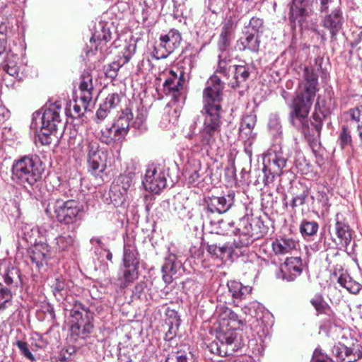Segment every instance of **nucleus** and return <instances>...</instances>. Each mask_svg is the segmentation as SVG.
<instances>
[{
	"instance_id": "35",
	"label": "nucleus",
	"mask_w": 362,
	"mask_h": 362,
	"mask_svg": "<svg viewBox=\"0 0 362 362\" xmlns=\"http://www.w3.org/2000/svg\"><path fill=\"white\" fill-rule=\"evenodd\" d=\"M89 170L93 174L98 175L103 173L106 168V155L103 151L100 154L95 156L90 159H88Z\"/></svg>"
},
{
	"instance_id": "56",
	"label": "nucleus",
	"mask_w": 362,
	"mask_h": 362,
	"mask_svg": "<svg viewBox=\"0 0 362 362\" xmlns=\"http://www.w3.org/2000/svg\"><path fill=\"white\" fill-rule=\"evenodd\" d=\"M121 65L117 62H113L105 68V74L107 78L115 79L117 76Z\"/></svg>"
},
{
	"instance_id": "52",
	"label": "nucleus",
	"mask_w": 362,
	"mask_h": 362,
	"mask_svg": "<svg viewBox=\"0 0 362 362\" xmlns=\"http://www.w3.org/2000/svg\"><path fill=\"white\" fill-rule=\"evenodd\" d=\"M97 38L99 41H104L105 42H109L112 39V33L110 30V28H106L104 25H101V30L100 33L98 34H94L90 41H95V39Z\"/></svg>"
},
{
	"instance_id": "33",
	"label": "nucleus",
	"mask_w": 362,
	"mask_h": 362,
	"mask_svg": "<svg viewBox=\"0 0 362 362\" xmlns=\"http://www.w3.org/2000/svg\"><path fill=\"white\" fill-rule=\"evenodd\" d=\"M53 295L59 301L64 300L69 290V282L62 277L56 278L51 285Z\"/></svg>"
},
{
	"instance_id": "34",
	"label": "nucleus",
	"mask_w": 362,
	"mask_h": 362,
	"mask_svg": "<svg viewBox=\"0 0 362 362\" xmlns=\"http://www.w3.org/2000/svg\"><path fill=\"white\" fill-rule=\"evenodd\" d=\"M123 262L125 267H138V252L134 245L124 244Z\"/></svg>"
},
{
	"instance_id": "62",
	"label": "nucleus",
	"mask_w": 362,
	"mask_h": 362,
	"mask_svg": "<svg viewBox=\"0 0 362 362\" xmlns=\"http://www.w3.org/2000/svg\"><path fill=\"white\" fill-rule=\"evenodd\" d=\"M263 26V20L259 18H257V17H252L250 21V23H249V28H252L255 33H257L258 34V33L259 32L260 29L262 28Z\"/></svg>"
},
{
	"instance_id": "28",
	"label": "nucleus",
	"mask_w": 362,
	"mask_h": 362,
	"mask_svg": "<svg viewBox=\"0 0 362 362\" xmlns=\"http://www.w3.org/2000/svg\"><path fill=\"white\" fill-rule=\"evenodd\" d=\"M260 45V37L257 33H247L245 37L237 42V47L240 50L248 49L252 52H257Z\"/></svg>"
},
{
	"instance_id": "11",
	"label": "nucleus",
	"mask_w": 362,
	"mask_h": 362,
	"mask_svg": "<svg viewBox=\"0 0 362 362\" xmlns=\"http://www.w3.org/2000/svg\"><path fill=\"white\" fill-rule=\"evenodd\" d=\"M185 76L182 71L179 69L176 71L170 70L163 83V92L165 95H171L175 101H179L183 90Z\"/></svg>"
},
{
	"instance_id": "53",
	"label": "nucleus",
	"mask_w": 362,
	"mask_h": 362,
	"mask_svg": "<svg viewBox=\"0 0 362 362\" xmlns=\"http://www.w3.org/2000/svg\"><path fill=\"white\" fill-rule=\"evenodd\" d=\"M120 95L118 93L109 94L103 102V107L110 110L115 108L120 103Z\"/></svg>"
},
{
	"instance_id": "12",
	"label": "nucleus",
	"mask_w": 362,
	"mask_h": 362,
	"mask_svg": "<svg viewBox=\"0 0 362 362\" xmlns=\"http://www.w3.org/2000/svg\"><path fill=\"white\" fill-rule=\"evenodd\" d=\"M142 184L147 191L158 194L166 187L165 173L158 172L155 168H149L146 171Z\"/></svg>"
},
{
	"instance_id": "5",
	"label": "nucleus",
	"mask_w": 362,
	"mask_h": 362,
	"mask_svg": "<svg viewBox=\"0 0 362 362\" xmlns=\"http://www.w3.org/2000/svg\"><path fill=\"white\" fill-rule=\"evenodd\" d=\"M93 315L89 307L78 300L74 301L70 310V337L74 341L89 337L94 327Z\"/></svg>"
},
{
	"instance_id": "13",
	"label": "nucleus",
	"mask_w": 362,
	"mask_h": 362,
	"mask_svg": "<svg viewBox=\"0 0 362 362\" xmlns=\"http://www.w3.org/2000/svg\"><path fill=\"white\" fill-rule=\"evenodd\" d=\"M313 120L308 122V132L304 133L303 131L296 128L298 131L301 132L307 138L310 143V146L313 151H317L320 146V136L322 129V118L318 113H313L312 116Z\"/></svg>"
},
{
	"instance_id": "26",
	"label": "nucleus",
	"mask_w": 362,
	"mask_h": 362,
	"mask_svg": "<svg viewBox=\"0 0 362 362\" xmlns=\"http://www.w3.org/2000/svg\"><path fill=\"white\" fill-rule=\"evenodd\" d=\"M298 243L293 238H281L276 239L272 243V250L275 255H285L296 250Z\"/></svg>"
},
{
	"instance_id": "45",
	"label": "nucleus",
	"mask_w": 362,
	"mask_h": 362,
	"mask_svg": "<svg viewBox=\"0 0 362 362\" xmlns=\"http://www.w3.org/2000/svg\"><path fill=\"white\" fill-rule=\"evenodd\" d=\"M319 11L321 13H329L340 10V0H320Z\"/></svg>"
},
{
	"instance_id": "29",
	"label": "nucleus",
	"mask_w": 362,
	"mask_h": 362,
	"mask_svg": "<svg viewBox=\"0 0 362 362\" xmlns=\"http://www.w3.org/2000/svg\"><path fill=\"white\" fill-rule=\"evenodd\" d=\"M233 31V22L232 20L226 21L222 28L218 42V47L221 52H223L230 46Z\"/></svg>"
},
{
	"instance_id": "16",
	"label": "nucleus",
	"mask_w": 362,
	"mask_h": 362,
	"mask_svg": "<svg viewBox=\"0 0 362 362\" xmlns=\"http://www.w3.org/2000/svg\"><path fill=\"white\" fill-rule=\"evenodd\" d=\"M287 159L281 151L270 150L266 156L264 165L274 175H281Z\"/></svg>"
},
{
	"instance_id": "21",
	"label": "nucleus",
	"mask_w": 362,
	"mask_h": 362,
	"mask_svg": "<svg viewBox=\"0 0 362 362\" xmlns=\"http://www.w3.org/2000/svg\"><path fill=\"white\" fill-rule=\"evenodd\" d=\"M335 233L339 241L337 244L347 249L352 240L353 231L347 223L339 219V214L336 215Z\"/></svg>"
},
{
	"instance_id": "61",
	"label": "nucleus",
	"mask_w": 362,
	"mask_h": 362,
	"mask_svg": "<svg viewBox=\"0 0 362 362\" xmlns=\"http://www.w3.org/2000/svg\"><path fill=\"white\" fill-rule=\"evenodd\" d=\"M88 159L93 158L98 154H100L103 151L99 150V144L96 141L88 142Z\"/></svg>"
},
{
	"instance_id": "42",
	"label": "nucleus",
	"mask_w": 362,
	"mask_h": 362,
	"mask_svg": "<svg viewBox=\"0 0 362 362\" xmlns=\"http://www.w3.org/2000/svg\"><path fill=\"white\" fill-rule=\"evenodd\" d=\"M218 58L219 61L216 72L228 78L231 75H233L235 65L230 64V59L226 60V59H222V54L218 55Z\"/></svg>"
},
{
	"instance_id": "54",
	"label": "nucleus",
	"mask_w": 362,
	"mask_h": 362,
	"mask_svg": "<svg viewBox=\"0 0 362 362\" xmlns=\"http://www.w3.org/2000/svg\"><path fill=\"white\" fill-rule=\"evenodd\" d=\"M309 195L308 189H304L300 194L296 195L291 201V206L293 209L302 206L305 203V201Z\"/></svg>"
},
{
	"instance_id": "38",
	"label": "nucleus",
	"mask_w": 362,
	"mask_h": 362,
	"mask_svg": "<svg viewBox=\"0 0 362 362\" xmlns=\"http://www.w3.org/2000/svg\"><path fill=\"white\" fill-rule=\"evenodd\" d=\"M337 282L341 286L344 287L349 293L353 294H357L361 288V284L354 281L349 275L341 274L338 278Z\"/></svg>"
},
{
	"instance_id": "55",
	"label": "nucleus",
	"mask_w": 362,
	"mask_h": 362,
	"mask_svg": "<svg viewBox=\"0 0 362 362\" xmlns=\"http://www.w3.org/2000/svg\"><path fill=\"white\" fill-rule=\"evenodd\" d=\"M147 117V110L144 107L141 106L137 108V114L136 116V119L133 122V126L135 128H140V127L143 124L144 121Z\"/></svg>"
},
{
	"instance_id": "15",
	"label": "nucleus",
	"mask_w": 362,
	"mask_h": 362,
	"mask_svg": "<svg viewBox=\"0 0 362 362\" xmlns=\"http://www.w3.org/2000/svg\"><path fill=\"white\" fill-rule=\"evenodd\" d=\"M4 286L14 293L21 291L25 284V277L22 275L19 269L8 267L3 275Z\"/></svg>"
},
{
	"instance_id": "41",
	"label": "nucleus",
	"mask_w": 362,
	"mask_h": 362,
	"mask_svg": "<svg viewBox=\"0 0 362 362\" xmlns=\"http://www.w3.org/2000/svg\"><path fill=\"white\" fill-rule=\"evenodd\" d=\"M74 243V238L71 235H60L55 238L56 248L59 251L69 250Z\"/></svg>"
},
{
	"instance_id": "64",
	"label": "nucleus",
	"mask_w": 362,
	"mask_h": 362,
	"mask_svg": "<svg viewBox=\"0 0 362 362\" xmlns=\"http://www.w3.org/2000/svg\"><path fill=\"white\" fill-rule=\"evenodd\" d=\"M110 112V110L107 107L105 108L103 107V104H101L96 112V117L100 121H102L107 117Z\"/></svg>"
},
{
	"instance_id": "47",
	"label": "nucleus",
	"mask_w": 362,
	"mask_h": 362,
	"mask_svg": "<svg viewBox=\"0 0 362 362\" xmlns=\"http://www.w3.org/2000/svg\"><path fill=\"white\" fill-rule=\"evenodd\" d=\"M166 325L168 326V329L165 333V339L166 341H171L177 335L180 326V319L176 317L174 319H169L166 321Z\"/></svg>"
},
{
	"instance_id": "4",
	"label": "nucleus",
	"mask_w": 362,
	"mask_h": 362,
	"mask_svg": "<svg viewBox=\"0 0 362 362\" xmlns=\"http://www.w3.org/2000/svg\"><path fill=\"white\" fill-rule=\"evenodd\" d=\"M42 173V169L37 156H24L13 162L11 179L25 187H33L41 180Z\"/></svg>"
},
{
	"instance_id": "1",
	"label": "nucleus",
	"mask_w": 362,
	"mask_h": 362,
	"mask_svg": "<svg viewBox=\"0 0 362 362\" xmlns=\"http://www.w3.org/2000/svg\"><path fill=\"white\" fill-rule=\"evenodd\" d=\"M204 208L202 217L204 223L211 226L218 225L216 233H233L238 235V240H235L236 247H247L255 240L263 235L261 230L262 223L259 220L252 219L245 216L240 219L238 226L233 227V223H226L222 220H216V216L227 212L234 203V194H228L221 197H208L204 199Z\"/></svg>"
},
{
	"instance_id": "39",
	"label": "nucleus",
	"mask_w": 362,
	"mask_h": 362,
	"mask_svg": "<svg viewBox=\"0 0 362 362\" xmlns=\"http://www.w3.org/2000/svg\"><path fill=\"white\" fill-rule=\"evenodd\" d=\"M17 55L7 56L5 61V64L3 66V69L6 74L13 78L19 76V67L17 66Z\"/></svg>"
},
{
	"instance_id": "63",
	"label": "nucleus",
	"mask_w": 362,
	"mask_h": 362,
	"mask_svg": "<svg viewBox=\"0 0 362 362\" xmlns=\"http://www.w3.org/2000/svg\"><path fill=\"white\" fill-rule=\"evenodd\" d=\"M6 26L4 23L0 25V54H1L6 49V35L4 33Z\"/></svg>"
},
{
	"instance_id": "2",
	"label": "nucleus",
	"mask_w": 362,
	"mask_h": 362,
	"mask_svg": "<svg viewBox=\"0 0 362 362\" xmlns=\"http://www.w3.org/2000/svg\"><path fill=\"white\" fill-rule=\"evenodd\" d=\"M224 84L214 75L207 81L203 90V107L200 111L204 120L199 129V142L206 152L218 148L217 139L221 136L222 120L223 90Z\"/></svg>"
},
{
	"instance_id": "59",
	"label": "nucleus",
	"mask_w": 362,
	"mask_h": 362,
	"mask_svg": "<svg viewBox=\"0 0 362 362\" xmlns=\"http://www.w3.org/2000/svg\"><path fill=\"white\" fill-rule=\"evenodd\" d=\"M311 362H334V361L327 354L317 349L313 352Z\"/></svg>"
},
{
	"instance_id": "10",
	"label": "nucleus",
	"mask_w": 362,
	"mask_h": 362,
	"mask_svg": "<svg viewBox=\"0 0 362 362\" xmlns=\"http://www.w3.org/2000/svg\"><path fill=\"white\" fill-rule=\"evenodd\" d=\"M182 41L180 32L170 30L167 34L160 37V44L154 47L153 55L157 59H165L177 49Z\"/></svg>"
},
{
	"instance_id": "57",
	"label": "nucleus",
	"mask_w": 362,
	"mask_h": 362,
	"mask_svg": "<svg viewBox=\"0 0 362 362\" xmlns=\"http://www.w3.org/2000/svg\"><path fill=\"white\" fill-rule=\"evenodd\" d=\"M17 347L20 349L21 354L30 360L31 361H34L35 360V356L31 353L28 348V345L27 342L18 340L16 342Z\"/></svg>"
},
{
	"instance_id": "27",
	"label": "nucleus",
	"mask_w": 362,
	"mask_h": 362,
	"mask_svg": "<svg viewBox=\"0 0 362 362\" xmlns=\"http://www.w3.org/2000/svg\"><path fill=\"white\" fill-rule=\"evenodd\" d=\"M303 271V264L300 257L286 258L284 266L281 267L282 272H289L291 274L287 279L288 281H293L300 275Z\"/></svg>"
},
{
	"instance_id": "32",
	"label": "nucleus",
	"mask_w": 362,
	"mask_h": 362,
	"mask_svg": "<svg viewBox=\"0 0 362 362\" xmlns=\"http://www.w3.org/2000/svg\"><path fill=\"white\" fill-rule=\"evenodd\" d=\"M229 293L234 299H244L252 291V288L243 285L237 281H229L227 283Z\"/></svg>"
},
{
	"instance_id": "37",
	"label": "nucleus",
	"mask_w": 362,
	"mask_h": 362,
	"mask_svg": "<svg viewBox=\"0 0 362 362\" xmlns=\"http://www.w3.org/2000/svg\"><path fill=\"white\" fill-rule=\"evenodd\" d=\"M37 233V230L32 225L26 223H21L18 225V237L22 238L27 243H33L35 237Z\"/></svg>"
},
{
	"instance_id": "51",
	"label": "nucleus",
	"mask_w": 362,
	"mask_h": 362,
	"mask_svg": "<svg viewBox=\"0 0 362 362\" xmlns=\"http://www.w3.org/2000/svg\"><path fill=\"white\" fill-rule=\"evenodd\" d=\"M112 132H114V130L112 127L107 128L105 131H102L100 141L106 144H111L115 141L120 140L121 138H119V136L115 135V132L112 135Z\"/></svg>"
},
{
	"instance_id": "43",
	"label": "nucleus",
	"mask_w": 362,
	"mask_h": 362,
	"mask_svg": "<svg viewBox=\"0 0 362 362\" xmlns=\"http://www.w3.org/2000/svg\"><path fill=\"white\" fill-rule=\"evenodd\" d=\"M310 303L315 308L317 315L327 314V311L330 310V307L321 296H315L310 300Z\"/></svg>"
},
{
	"instance_id": "58",
	"label": "nucleus",
	"mask_w": 362,
	"mask_h": 362,
	"mask_svg": "<svg viewBox=\"0 0 362 362\" xmlns=\"http://www.w3.org/2000/svg\"><path fill=\"white\" fill-rule=\"evenodd\" d=\"M126 269L123 274V278L125 283L128 284L132 282L137 277V268L138 267H125Z\"/></svg>"
},
{
	"instance_id": "14",
	"label": "nucleus",
	"mask_w": 362,
	"mask_h": 362,
	"mask_svg": "<svg viewBox=\"0 0 362 362\" xmlns=\"http://www.w3.org/2000/svg\"><path fill=\"white\" fill-rule=\"evenodd\" d=\"M309 16L308 0H293L290 7L289 20L294 26L302 27Z\"/></svg>"
},
{
	"instance_id": "20",
	"label": "nucleus",
	"mask_w": 362,
	"mask_h": 362,
	"mask_svg": "<svg viewBox=\"0 0 362 362\" xmlns=\"http://www.w3.org/2000/svg\"><path fill=\"white\" fill-rule=\"evenodd\" d=\"M135 177V173L125 171L116 178L115 184L112 185V192L121 191L123 194H127L128 192H131L134 187Z\"/></svg>"
},
{
	"instance_id": "6",
	"label": "nucleus",
	"mask_w": 362,
	"mask_h": 362,
	"mask_svg": "<svg viewBox=\"0 0 362 362\" xmlns=\"http://www.w3.org/2000/svg\"><path fill=\"white\" fill-rule=\"evenodd\" d=\"M41 121V127L37 134V140L42 145H49L52 143L51 136L57 130L58 125L61 123L59 112L56 107L46 109L43 113L37 111L33 115L31 128L37 129V121Z\"/></svg>"
},
{
	"instance_id": "17",
	"label": "nucleus",
	"mask_w": 362,
	"mask_h": 362,
	"mask_svg": "<svg viewBox=\"0 0 362 362\" xmlns=\"http://www.w3.org/2000/svg\"><path fill=\"white\" fill-rule=\"evenodd\" d=\"M257 117L255 114L245 115L240 122L239 127V137L245 142L251 145L255 138L256 134L253 129L256 125Z\"/></svg>"
},
{
	"instance_id": "48",
	"label": "nucleus",
	"mask_w": 362,
	"mask_h": 362,
	"mask_svg": "<svg viewBox=\"0 0 362 362\" xmlns=\"http://www.w3.org/2000/svg\"><path fill=\"white\" fill-rule=\"evenodd\" d=\"M269 129L274 136H281L282 134V126L280 118L276 115H271L268 123Z\"/></svg>"
},
{
	"instance_id": "19",
	"label": "nucleus",
	"mask_w": 362,
	"mask_h": 362,
	"mask_svg": "<svg viewBox=\"0 0 362 362\" xmlns=\"http://www.w3.org/2000/svg\"><path fill=\"white\" fill-rule=\"evenodd\" d=\"M322 26L329 30L332 38H334L341 30L344 23L341 10L340 9L327 13L322 19Z\"/></svg>"
},
{
	"instance_id": "18",
	"label": "nucleus",
	"mask_w": 362,
	"mask_h": 362,
	"mask_svg": "<svg viewBox=\"0 0 362 362\" xmlns=\"http://www.w3.org/2000/svg\"><path fill=\"white\" fill-rule=\"evenodd\" d=\"M28 254L31 262L35 264L37 268H40L47 263L50 255L49 247L45 243H35L30 247Z\"/></svg>"
},
{
	"instance_id": "23",
	"label": "nucleus",
	"mask_w": 362,
	"mask_h": 362,
	"mask_svg": "<svg viewBox=\"0 0 362 362\" xmlns=\"http://www.w3.org/2000/svg\"><path fill=\"white\" fill-rule=\"evenodd\" d=\"M133 119V113L131 109L126 108L122 111L118 119L112 124V129L115 135L123 139L128 133L130 120Z\"/></svg>"
},
{
	"instance_id": "3",
	"label": "nucleus",
	"mask_w": 362,
	"mask_h": 362,
	"mask_svg": "<svg viewBox=\"0 0 362 362\" xmlns=\"http://www.w3.org/2000/svg\"><path fill=\"white\" fill-rule=\"evenodd\" d=\"M318 75L312 68L305 67L304 82L291 105L289 119L291 124L304 133L308 132V115L317 91Z\"/></svg>"
},
{
	"instance_id": "22",
	"label": "nucleus",
	"mask_w": 362,
	"mask_h": 362,
	"mask_svg": "<svg viewBox=\"0 0 362 362\" xmlns=\"http://www.w3.org/2000/svg\"><path fill=\"white\" fill-rule=\"evenodd\" d=\"M80 80L81 100L83 102L84 109L86 110L89 103L93 99V78L88 72H84L81 76Z\"/></svg>"
},
{
	"instance_id": "30",
	"label": "nucleus",
	"mask_w": 362,
	"mask_h": 362,
	"mask_svg": "<svg viewBox=\"0 0 362 362\" xmlns=\"http://www.w3.org/2000/svg\"><path fill=\"white\" fill-rule=\"evenodd\" d=\"M337 143L339 145L341 150L351 148V153L353 155L355 153L356 150L354 147L351 132L348 125H341L338 135Z\"/></svg>"
},
{
	"instance_id": "60",
	"label": "nucleus",
	"mask_w": 362,
	"mask_h": 362,
	"mask_svg": "<svg viewBox=\"0 0 362 362\" xmlns=\"http://www.w3.org/2000/svg\"><path fill=\"white\" fill-rule=\"evenodd\" d=\"M262 174H263L262 182L264 186H267V185L272 183L274 181L275 177L281 175L273 174L272 172L269 170L267 169V167H266L264 165L262 168Z\"/></svg>"
},
{
	"instance_id": "31",
	"label": "nucleus",
	"mask_w": 362,
	"mask_h": 362,
	"mask_svg": "<svg viewBox=\"0 0 362 362\" xmlns=\"http://www.w3.org/2000/svg\"><path fill=\"white\" fill-rule=\"evenodd\" d=\"M250 68L248 64L244 62V64L235 65L233 72V78L234 82H231L233 88L240 87L245 83L250 76Z\"/></svg>"
},
{
	"instance_id": "8",
	"label": "nucleus",
	"mask_w": 362,
	"mask_h": 362,
	"mask_svg": "<svg viewBox=\"0 0 362 362\" xmlns=\"http://www.w3.org/2000/svg\"><path fill=\"white\" fill-rule=\"evenodd\" d=\"M240 345L237 332L218 331L216 339L207 346V349L211 354L223 357L237 351Z\"/></svg>"
},
{
	"instance_id": "44",
	"label": "nucleus",
	"mask_w": 362,
	"mask_h": 362,
	"mask_svg": "<svg viewBox=\"0 0 362 362\" xmlns=\"http://www.w3.org/2000/svg\"><path fill=\"white\" fill-rule=\"evenodd\" d=\"M192 354L189 351H177L168 357L165 362H192Z\"/></svg>"
},
{
	"instance_id": "40",
	"label": "nucleus",
	"mask_w": 362,
	"mask_h": 362,
	"mask_svg": "<svg viewBox=\"0 0 362 362\" xmlns=\"http://www.w3.org/2000/svg\"><path fill=\"white\" fill-rule=\"evenodd\" d=\"M318 228L319 225L316 221H309L305 219L302 221L299 226L300 233L304 238L315 235Z\"/></svg>"
},
{
	"instance_id": "49",
	"label": "nucleus",
	"mask_w": 362,
	"mask_h": 362,
	"mask_svg": "<svg viewBox=\"0 0 362 362\" xmlns=\"http://www.w3.org/2000/svg\"><path fill=\"white\" fill-rule=\"evenodd\" d=\"M13 294L15 293L0 283V310L6 308L7 303L11 301Z\"/></svg>"
},
{
	"instance_id": "46",
	"label": "nucleus",
	"mask_w": 362,
	"mask_h": 362,
	"mask_svg": "<svg viewBox=\"0 0 362 362\" xmlns=\"http://www.w3.org/2000/svg\"><path fill=\"white\" fill-rule=\"evenodd\" d=\"M345 114L357 123V129H362V105L349 109Z\"/></svg>"
},
{
	"instance_id": "25",
	"label": "nucleus",
	"mask_w": 362,
	"mask_h": 362,
	"mask_svg": "<svg viewBox=\"0 0 362 362\" xmlns=\"http://www.w3.org/2000/svg\"><path fill=\"white\" fill-rule=\"evenodd\" d=\"M332 351L338 362H355L359 358L358 354L342 344L334 345Z\"/></svg>"
},
{
	"instance_id": "50",
	"label": "nucleus",
	"mask_w": 362,
	"mask_h": 362,
	"mask_svg": "<svg viewBox=\"0 0 362 362\" xmlns=\"http://www.w3.org/2000/svg\"><path fill=\"white\" fill-rule=\"evenodd\" d=\"M127 194H123L121 191L112 192V187L110 189V199L115 207L121 206L126 202Z\"/></svg>"
},
{
	"instance_id": "36",
	"label": "nucleus",
	"mask_w": 362,
	"mask_h": 362,
	"mask_svg": "<svg viewBox=\"0 0 362 362\" xmlns=\"http://www.w3.org/2000/svg\"><path fill=\"white\" fill-rule=\"evenodd\" d=\"M206 250L210 255L216 258L223 259L226 255H230L232 247L229 243H224L223 245L212 243L207 245Z\"/></svg>"
},
{
	"instance_id": "9",
	"label": "nucleus",
	"mask_w": 362,
	"mask_h": 362,
	"mask_svg": "<svg viewBox=\"0 0 362 362\" xmlns=\"http://www.w3.org/2000/svg\"><path fill=\"white\" fill-rule=\"evenodd\" d=\"M216 313L219 323V331H235L243 326L245 321L233 310L225 305H217Z\"/></svg>"
},
{
	"instance_id": "7",
	"label": "nucleus",
	"mask_w": 362,
	"mask_h": 362,
	"mask_svg": "<svg viewBox=\"0 0 362 362\" xmlns=\"http://www.w3.org/2000/svg\"><path fill=\"white\" fill-rule=\"evenodd\" d=\"M45 212L49 216H52L53 212L59 222L68 225L80 219L81 207L76 200L57 199L48 204Z\"/></svg>"
},
{
	"instance_id": "24",
	"label": "nucleus",
	"mask_w": 362,
	"mask_h": 362,
	"mask_svg": "<svg viewBox=\"0 0 362 362\" xmlns=\"http://www.w3.org/2000/svg\"><path fill=\"white\" fill-rule=\"evenodd\" d=\"M181 262L177 261L175 255H169L164 264L162 266L163 280L166 284H170L173 281V276L176 274L178 269L181 267Z\"/></svg>"
}]
</instances>
